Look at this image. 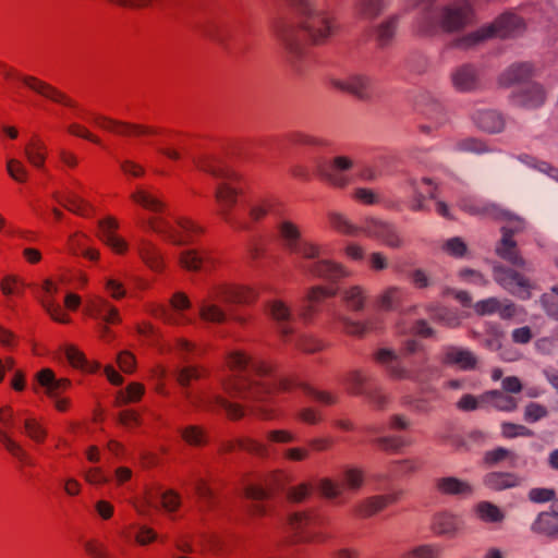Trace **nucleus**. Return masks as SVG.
Masks as SVG:
<instances>
[{"label":"nucleus","mask_w":558,"mask_h":558,"mask_svg":"<svg viewBox=\"0 0 558 558\" xmlns=\"http://www.w3.org/2000/svg\"><path fill=\"white\" fill-rule=\"evenodd\" d=\"M228 368L235 373L222 380L223 392L233 399L248 403H266L276 392H290L300 387L305 395L325 404L337 403L338 397L329 391H320L293 378L274 376L275 366L267 360L252 357L242 350H232L226 355Z\"/></svg>","instance_id":"f257e3e1"},{"label":"nucleus","mask_w":558,"mask_h":558,"mask_svg":"<svg viewBox=\"0 0 558 558\" xmlns=\"http://www.w3.org/2000/svg\"><path fill=\"white\" fill-rule=\"evenodd\" d=\"M130 198L138 206L155 214V216L144 221L145 228L163 236L173 244H194L204 233V228L189 218L179 217L173 221L168 219L165 216L167 210L166 203L146 187L137 186L131 193Z\"/></svg>","instance_id":"f03ea898"},{"label":"nucleus","mask_w":558,"mask_h":558,"mask_svg":"<svg viewBox=\"0 0 558 558\" xmlns=\"http://www.w3.org/2000/svg\"><path fill=\"white\" fill-rule=\"evenodd\" d=\"M193 163L198 170L209 173L219 180L215 191V199L218 204V215L220 218L234 230H248L250 222L233 211L239 196L243 192L241 175L226 166L220 159L210 155L193 157Z\"/></svg>","instance_id":"7ed1b4c3"},{"label":"nucleus","mask_w":558,"mask_h":558,"mask_svg":"<svg viewBox=\"0 0 558 558\" xmlns=\"http://www.w3.org/2000/svg\"><path fill=\"white\" fill-rule=\"evenodd\" d=\"M421 7L415 27L421 34H433L438 29L454 32L473 21V10L468 1H456L446 7H435V0H411Z\"/></svg>","instance_id":"20e7f679"},{"label":"nucleus","mask_w":558,"mask_h":558,"mask_svg":"<svg viewBox=\"0 0 558 558\" xmlns=\"http://www.w3.org/2000/svg\"><path fill=\"white\" fill-rule=\"evenodd\" d=\"M300 15V29L313 44H324L338 31L335 16L326 9L327 0H287Z\"/></svg>","instance_id":"39448f33"},{"label":"nucleus","mask_w":558,"mask_h":558,"mask_svg":"<svg viewBox=\"0 0 558 558\" xmlns=\"http://www.w3.org/2000/svg\"><path fill=\"white\" fill-rule=\"evenodd\" d=\"M354 160L345 155H337L322 169L323 178L333 187L343 189L354 180L374 182L380 177V170L371 163L359 165L354 175L349 171L354 168Z\"/></svg>","instance_id":"423d86ee"},{"label":"nucleus","mask_w":558,"mask_h":558,"mask_svg":"<svg viewBox=\"0 0 558 558\" xmlns=\"http://www.w3.org/2000/svg\"><path fill=\"white\" fill-rule=\"evenodd\" d=\"M291 476L284 471L277 470L267 474L259 483L248 484L244 488V496L253 501L252 512L254 515H265L268 512L264 504L274 490L282 489L291 482Z\"/></svg>","instance_id":"0eeeda50"},{"label":"nucleus","mask_w":558,"mask_h":558,"mask_svg":"<svg viewBox=\"0 0 558 558\" xmlns=\"http://www.w3.org/2000/svg\"><path fill=\"white\" fill-rule=\"evenodd\" d=\"M288 524L296 543H325L329 538L320 531L326 524V519L315 511L291 513Z\"/></svg>","instance_id":"6e6552de"},{"label":"nucleus","mask_w":558,"mask_h":558,"mask_svg":"<svg viewBox=\"0 0 558 558\" xmlns=\"http://www.w3.org/2000/svg\"><path fill=\"white\" fill-rule=\"evenodd\" d=\"M523 27L524 23L520 16L513 13H506L499 16L490 25L484 26L462 38L459 41V45L462 47H470L487 38H507L521 32Z\"/></svg>","instance_id":"1a4fd4ad"},{"label":"nucleus","mask_w":558,"mask_h":558,"mask_svg":"<svg viewBox=\"0 0 558 558\" xmlns=\"http://www.w3.org/2000/svg\"><path fill=\"white\" fill-rule=\"evenodd\" d=\"M493 277L504 290L520 300L531 299L535 289V283L526 275L501 264L494 265Z\"/></svg>","instance_id":"9d476101"},{"label":"nucleus","mask_w":558,"mask_h":558,"mask_svg":"<svg viewBox=\"0 0 558 558\" xmlns=\"http://www.w3.org/2000/svg\"><path fill=\"white\" fill-rule=\"evenodd\" d=\"M183 396L195 411H215L216 409H223L227 416L231 420H239L244 415V410L240 404L230 402L216 391H201L194 393L186 390Z\"/></svg>","instance_id":"9b49d317"},{"label":"nucleus","mask_w":558,"mask_h":558,"mask_svg":"<svg viewBox=\"0 0 558 558\" xmlns=\"http://www.w3.org/2000/svg\"><path fill=\"white\" fill-rule=\"evenodd\" d=\"M86 121L94 124L95 126L109 131L119 135L126 136H141V135H155L157 131L138 124H129L108 118L99 113H89Z\"/></svg>","instance_id":"f8f14e48"},{"label":"nucleus","mask_w":558,"mask_h":558,"mask_svg":"<svg viewBox=\"0 0 558 558\" xmlns=\"http://www.w3.org/2000/svg\"><path fill=\"white\" fill-rule=\"evenodd\" d=\"M298 267L307 276L328 281H337L350 276L349 270L344 266L323 257L315 262H301Z\"/></svg>","instance_id":"ddd939ff"},{"label":"nucleus","mask_w":558,"mask_h":558,"mask_svg":"<svg viewBox=\"0 0 558 558\" xmlns=\"http://www.w3.org/2000/svg\"><path fill=\"white\" fill-rule=\"evenodd\" d=\"M223 294L218 286L213 288L202 300L198 301L199 318L207 323L222 324L227 320V313L222 308Z\"/></svg>","instance_id":"4468645a"},{"label":"nucleus","mask_w":558,"mask_h":558,"mask_svg":"<svg viewBox=\"0 0 558 558\" xmlns=\"http://www.w3.org/2000/svg\"><path fill=\"white\" fill-rule=\"evenodd\" d=\"M363 233L390 248H400L403 245V239L396 227L381 220L366 219L363 223Z\"/></svg>","instance_id":"2eb2a0df"},{"label":"nucleus","mask_w":558,"mask_h":558,"mask_svg":"<svg viewBox=\"0 0 558 558\" xmlns=\"http://www.w3.org/2000/svg\"><path fill=\"white\" fill-rule=\"evenodd\" d=\"M119 228V221L112 216H107L98 221V238L113 253L123 255L129 251L130 245L129 242L118 233Z\"/></svg>","instance_id":"dca6fc26"},{"label":"nucleus","mask_w":558,"mask_h":558,"mask_svg":"<svg viewBox=\"0 0 558 558\" xmlns=\"http://www.w3.org/2000/svg\"><path fill=\"white\" fill-rule=\"evenodd\" d=\"M170 310L160 307L156 315L172 325H187L193 322L185 313L191 308L192 303L184 292H175L170 299Z\"/></svg>","instance_id":"f3484780"},{"label":"nucleus","mask_w":558,"mask_h":558,"mask_svg":"<svg viewBox=\"0 0 558 558\" xmlns=\"http://www.w3.org/2000/svg\"><path fill=\"white\" fill-rule=\"evenodd\" d=\"M7 78H16L21 81L26 87L34 90L35 93L41 95L43 97H46L47 99H50L54 102L64 105L66 107H74L75 104L73 100L68 98L64 94L52 87L51 85L34 77V76H24L20 75L17 73H14L13 71H7L5 72Z\"/></svg>","instance_id":"a211bd4d"},{"label":"nucleus","mask_w":558,"mask_h":558,"mask_svg":"<svg viewBox=\"0 0 558 558\" xmlns=\"http://www.w3.org/2000/svg\"><path fill=\"white\" fill-rule=\"evenodd\" d=\"M84 312L92 318L106 324L121 323L119 310L105 296L92 295L86 300Z\"/></svg>","instance_id":"6ab92c4d"},{"label":"nucleus","mask_w":558,"mask_h":558,"mask_svg":"<svg viewBox=\"0 0 558 558\" xmlns=\"http://www.w3.org/2000/svg\"><path fill=\"white\" fill-rule=\"evenodd\" d=\"M331 85L339 90L366 99L371 97L375 82L365 74H352L344 78H332Z\"/></svg>","instance_id":"aec40b11"},{"label":"nucleus","mask_w":558,"mask_h":558,"mask_svg":"<svg viewBox=\"0 0 558 558\" xmlns=\"http://www.w3.org/2000/svg\"><path fill=\"white\" fill-rule=\"evenodd\" d=\"M41 290L43 294L39 301L51 319L60 324H69L71 322L70 316L62 310L56 299L59 291L58 284L51 279H46L43 282Z\"/></svg>","instance_id":"412c9836"},{"label":"nucleus","mask_w":558,"mask_h":558,"mask_svg":"<svg viewBox=\"0 0 558 558\" xmlns=\"http://www.w3.org/2000/svg\"><path fill=\"white\" fill-rule=\"evenodd\" d=\"M400 493H389L386 495H376L360 500L352 509V513L361 519H367L383 511L389 505L397 502Z\"/></svg>","instance_id":"4be33fe9"},{"label":"nucleus","mask_w":558,"mask_h":558,"mask_svg":"<svg viewBox=\"0 0 558 558\" xmlns=\"http://www.w3.org/2000/svg\"><path fill=\"white\" fill-rule=\"evenodd\" d=\"M440 362L444 365L453 366L461 371H472L477 365V357L466 348L447 345L441 350Z\"/></svg>","instance_id":"5701e85b"},{"label":"nucleus","mask_w":558,"mask_h":558,"mask_svg":"<svg viewBox=\"0 0 558 558\" xmlns=\"http://www.w3.org/2000/svg\"><path fill=\"white\" fill-rule=\"evenodd\" d=\"M374 360L376 363L384 366L387 374L393 379H418V377L412 371L405 368L402 365L397 354L392 350H377L374 354Z\"/></svg>","instance_id":"b1692460"},{"label":"nucleus","mask_w":558,"mask_h":558,"mask_svg":"<svg viewBox=\"0 0 558 558\" xmlns=\"http://www.w3.org/2000/svg\"><path fill=\"white\" fill-rule=\"evenodd\" d=\"M335 294L336 289L332 287L315 286L311 288L305 296V303L300 310L301 319L304 323L312 322L319 311V304Z\"/></svg>","instance_id":"393cba45"},{"label":"nucleus","mask_w":558,"mask_h":558,"mask_svg":"<svg viewBox=\"0 0 558 558\" xmlns=\"http://www.w3.org/2000/svg\"><path fill=\"white\" fill-rule=\"evenodd\" d=\"M405 189L412 193L413 197L410 202V208L415 211L424 209V199L426 197H436L437 186L428 178H422L421 180L409 179Z\"/></svg>","instance_id":"a878e982"},{"label":"nucleus","mask_w":558,"mask_h":558,"mask_svg":"<svg viewBox=\"0 0 558 558\" xmlns=\"http://www.w3.org/2000/svg\"><path fill=\"white\" fill-rule=\"evenodd\" d=\"M546 99L543 87L536 83L521 86L511 96L512 105L526 109L541 107Z\"/></svg>","instance_id":"bb28decb"},{"label":"nucleus","mask_w":558,"mask_h":558,"mask_svg":"<svg viewBox=\"0 0 558 558\" xmlns=\"http://www.w3.org/2000/svg\"><path fill=\"white\" fill-rule=\"evenodd\" d=\"M276 238L283 248L289 252L298 248L302 232L298 223L288 217H280L275 227Z\"/></svg>","instance_id":"cd10ccee"},{"label":"nucleus","mask_w":558,"mask_h":558,"mask_svg":"<svg viewBox=\"0 0 558 558\" xmlns=\"http://www.w3.org/2000/svg\"><path fill=\"white\" fill-rule=\"evenodd\" d=\"M266 308L268 315L277 323L278 330L283 338L293 333L291 308L282 300L275 299L269 301Z\"/></svg>","instance_id":"c85d7f7f"},{"label":"nucleus","mask_w":558,"mask_h":558,"mask_svg":"<svg viewBox=\"0 0 558 558\" xmlns=\"http://www.w3.org/2000/svg\"><path fill=\"white\" fill-rule=\"evenodd\" d=\"M227 304H250L257 300L258 292L248 286L222 283L218 286Z\"/></svg>","instance_id":"c756f323"},{"label":"nucleus","mask_w":558,"mask_h":558,"mask_svg":"<svg viewBox=\"0 0 558 558\" xmlns=\"http://www.w3.org/2000/svg\"><path fill=\"white\" fill-rule=\"evenodd\" d=\"M137 253L142 262L153 271L162 272L166 268L165 257L160 248L149 240L142 239L137 243Z\"/></svg>","instance_id":"7c9ffc66"},{"label":"nucleus","mask_w":558,"mask_h":558,"mask_svg":"<svg viewBox=\"0 0 558 558\" xmlns=\"http://www.w3.org/2000/svg\"><path fill=\"white\" fill-rule=\"evenodd\" d=\"M432 531L438 536L453 537L463 529V520L450 512H440L434 515Z\"/></svg>","instance_id":"2f4dec72"},{"label":"nucleus","mask_w":558,"mask_h":558,"mask_svg":"<svg viewBox=\"0 0 558 558\" xmlns=\"http://www.w3.org/2000/svg\"><path fill=\"white\" fill-rule=\"evenodd\" d=\"M179 264L189 271H201L214 264L213 257L206 250L186 248L179 255Z\"/></svg>","instance_id":"473e14b6"},{"label":"nucleus","mask_w":558,"mask_h":558,"mask_svg":"<svg viewBox=\"0 0 558 558\" xmlns=\"http://www.w3.org/2000/svg\"><path fill=\"white\" fill-rule=\"evenodd\" d=\"M37 384L45 389L48 398H54L70 388L71 381L68 378H56L50 368H43L36 374Z\"/></svg>","instance_id":"72a5a7b5"},{"label":"nucleus","mask_w":558,"mask_h":558,"mask_svg":"<svg viewBox=\"0 0 558 558\" xmlns=\"http://www.w3.org/2000/svg\"><path fill=\"white\" fill-rule=\"evenodd\" d=\"M472 120L478 129L487 133H499L505 128V119L496 110L477 109L472 113Z\"/></svg>","instance_id":"f704fd0d"},{"label":"nucleus","mask_w":558,"mask_h":558,"mask_svg":"<svg viewBox=\"0 0 558 558\" xmlns=\"http://www.w3.org/2000/svg\"><path fill=\"white\" fill-rule=\"evenodd\" d=\"M435 488L442 495L469 497L473 494L472 485L454 476L438 477L434 482Z\"/></svg>","instance_id":"c9c22d12"},{"label":"nucleus","mask_w":558,"mask_h":558,"mask_svg":"<svg viewBox=\"0 0 558 558\" xmlns=\"http://www.w3.org/2000/svg\"><path fill=\"white\" fill-rule=\"evenodd\" d=\"M523 478L512 472H490L484 478V485L495 492L504 490L520 486Z\"/></svg>","instance_id":"e433bc0d"},{"label":"nucleus","mask_w":558,"mask_h":558,"mask_svg":"<svg viewBox=\"0 0 558 558\" xmlns=\"http://www.w3.org/2000/svg\"><path fill=\"white\" fill-rule=\"evenodd\" d=\"M533 75V66L527 62L515 63L509 66L499 77L500 85L509 87L522 85Z\"/></svg>","instance_id":"4c0bfd02"},{"label":"nucleus","mask_w":558,"mask_h":558,"mask_svg":"<svg viewBox=\"0 0 558 558\" xmlns=\"http://www.w3.org/2000/svg\"><path fill=\"white\" fill-rule=\"evenodd\" d=\"M473 515L485 524H500L504 522L505 512L490 501H480L472 508Z\"/></svg>","instance_id":"58836bf2"},{"label":"nucleus","mask_w":558,"mask_h":558,"mask_svg":"<svg viewBox=\"0 0 558 558\" xmlns=\"http://www.w3.org/2000/svg\"><path fill=\"white\" fill-rule=\"evenodd\" d=\"M278 199L274 196H264L248 204V217L252 222H258L267 215H278Z\"/></svg>","instance_id":"ea45409f"},{"label":"nucleus","mask_w":558,"mask_h":558,"mask_svg":"<svg viewBox=\"0 0 558 558\" xmlns=\"http://www.w3.org/2000/svg\"><path fill=\"white\" fill-rule=\"evenodd\" d=\"M347 391L353 396H366L369 386V377L361 369L350 371L342 380Z\"/></svg>","instance_id":"a19ab883"},{"label":"nucleus","mask_w":558,"mask_h":558,"mask_svg":"<svg viewBox=\"0 0 558 558\" xmlns=\"http://www.w3.org/2000/svg\"><path fill=\"white\" fill-rule=\"evenodd\" d=\"M158 151L171 160H180L187 155L185 138L179 134H170L160 143Z\"/></svg>","instance_id":"79ce46f5"},{"label":"nucleus","mask_w":558,"mask_h":558,"mask_svg":"<svg viewBox=\"0 0 558 558\" xmlns=\"http://www.w3.org/2000/svg\"><path fill=\"white\" fill-rule=\"evenodd\" d=\"M496 253L500 258L515 267L524 268L526 265L525 259L517 248V243L511 238L501 236V240L496 247Z\"/></svg>","instance_id":"37998d69"},{"label":"nucleus","mask_w":558,"mask_h":558,"mask_svg":"<svg viewBox=\"0 0 558 558\" xmlns=\"http://www.w3.org/2000/svg\"><path fill=\"white\" fill-rule=\"evenodd\" d=\"M453 86L461 92H469L476 87L477 76L474 68L462 65L451 74Z\"/></svg>","instance_id":"c03bdc74"},{"label":"nucleus","mask_w":558,"mask_h":558,"mask_svg":"<svg viewBox=\"0 0 558 558\" xmlns=\"http://www.w3.org/2000/svg\"><path fill=\"white\" fill-rule=\"evenodd\" d=\"M482 399L498 411L512 412L518 408V401L514 397L499 390L487 391L482 396Z\"/></svg>","instance_id":"a18cd8bd"},{"label":"nucleus","mask_w":558,"mask_h":558,"mask_svg":"<svg viewBox=\"0 0 558 558\" xmlns=\"http://www.w3.org/2000/svg\"><path fill=\"white\" fill-rule=\"evenodd\" d=\"M53 197L60 205L74 214L88 216L90 213L89 205L72 191H68L64 195L54 193Z\"/></svg>","instance_id":"49530a36"},{"label":"nucleus","mask_w":558,"mask_h":558,"mask_svg":"<svg viewBox=\"0 0 558 558\" xmlns=\"http://www.w3.org/2000/svg\"><path fill=\"white\" fill-rule=\"evenodd\" d=\"M25 156L32 166L43 169L47 158L46 144L39 137L33 136L25 146Z\"/></svg>","instance_id":"de8ad7c7"},{"label":"nucleus","mask_w":558,"mask_h":558,"mask_svg":"<svg viewBox=\"0 0 558 558\" xmlns=\"http://www.w3.org/2000/svg\"><path fill=\"white\" fill-rule=\"evenodd\" d=\"M407 291L403 288L391 286L386 288L377 296V305L385 311H391L400 306L405 298Z\"/></svg>","instance_id":"09e8293b"},{"label":"nucleus","mask_w":558,"mask_h":558,"mask_svg":"<svg viewBox=\"0 0 558 558\" xmlns=\"http://www.w3.org/2000/svg\"><path fill=\"white\" fill-rule=\"evenodd\" d=\"M235 448H240L242 450H246L258 456L267 454L266 445L248 437L238 439L235 442L226 441L221 445V451L223 452H231Z\"/></svg>","instance_id":"8fccbe9b"},{"label":"nucleus","mask_w":558,"mask_h":558,"mask_svg":"<svg viewBox=\"0 0 558 558\" xmlns=\"http://www.w3.org/2000/svg\"><path fill=\"white\" fill-rule=\"evenodd\" d=\"M185 444L193 447H202L208 442L207 432L199 425H186L179 429Z\"/></svg>","instance_id":"3c124183"},{"label":"nucleus","mask_w":558,"mask_h":558,"mask_svg":"<svg viewBox=\"0 0 558 558\" xmlns=\"http://www.w3.org/2000/svg\"><path fill=\"white\" fill-rule=\"evenodd\" d=\"M532 530L547 536H558V517L554 513L543 512L533 523Z\"/></svg>","instance_id":"603ef678"},{"label":"nucleus","mask_w":558,"mask_h":558,"mask_svg":"<svg viewBox=\"0 0 558 558\" xmlns=\"http://www.w3.org/2000/svg\"><path fill=\"white\" fill-rule=\"evenodd\" d=\"M64 354L69 363L75 368L96 372L100 367L97 363L95 365H89L85 354L73 344H66L64 347Z\"/></svg>","instance_id":"864d4df0"},{"label":"nucleus","mask_w":558,"mask_h":558,"mask_svg":"<svg viewBox=\"0 0 558 558\" xmlns=\"http://www.w3.org/2000/svg\"><path fill=\"white\" fill-rule=\"evenodd\" d=\"M328 220L331 228H333L337 232L341 234L357 236L361 232H363V226H354L349 221V219L345 216L339 213H330L328 215Z\"/></svg>","instance_id":"5fc2aeb1"},{"label":"nucleus","mask_w":558,"mask_h":558,"mask_svg":"<svg viewBox=\"0 0 558 558\" xmlns=\"http://www.w3.org/2000/svg\"><path fill=\"white\" fill-rule=\"evenodd\" d=\"M0 442L3 445L5 450L17 459L22 463H29V456L24 450V448L13 439L12 435L9 434L5 429L0 428Z\"/></svg>","instance_id":"6e6d98bb"},{"label":"nucleus","mask_w":558,"mask_h":558,"mask_svg":"<svg viewBox=\"0 0 558 558\" xmlns=\"http://www.w3.org/2000/svg\"><path fill=\"white\" fill-rule=\"evenodd\" d=\"M23 432L36 444H43L47 438V429L38 418L32 415L23 420Z\"/></svg>","instance_id":"4d7b16f0"},{"label":"nucleus","mask_w":558,"mask_h":558,"mask_svg":"<svg viewBox=\"0 0 558 558\" xmlns=\"http://www.w3.org/2000/svg\"><path fill=\"white\" fill-rule=\"evenodd\" d=\"M291 253L299 254L302 262H315L322 258L325 255L324 246L312 242V241H300L298 244V248L293 250Z\"/></svg>","instance_id":"13d9d810"},{"label":"nucleus","mask_w":558,"mask_h":558,"mask_svg":"<svg viewBox=\"0 0 558 558\" xmlns=\"http://www.w3.org/2000/svg\"><path fill=\"white\" fill-rule=\"evenodd\" d=\"M386 5V0H359L355 4L357 15L363 19H375Z\"/></svg>","instance_id":"bf43d9fd"},{"label":"nucleus","mask_w":558,"mask_h":558,"mask_svg":"<svg viewBox=\"0 0 558 558\" xmlns=\"http://www.w3.org/2000/svg\"><path fill=\"white\" fill-rule=\"evenodd\" d=\"M441 553L439 544H423L404 551L401 558H439Z\"/></svg>","instance_id":"052dcab7"},{"label":"nucleus","mask_w":558,"mask_h":558,"mask_svg":"<svg viewBox=\"0 0 558 558\" xmlns=\"http://www.w3.org/2000/svg\"><path fill=\"white\" fill-rule=\"evenodd\" d=\"M343 301L351 311L363 310L366 301V293L360 286H353L343 292Z\"/></svg>","instance_id":"680f3d73"},{"label":"nucleus","mask_w":558,"mask_h":558,"mask_svg":"<svg viewBox=\"0 0 558 558\" xmlns=\"http://www.w3.org/2000/svg\"><path fill=\"white\" fill-rule=\"evenodd\" d=\"M145 392L144 385L140 383H131L124 390H120L117 396L118 405H125L128 403L137 402L141 400Z\"/></svg>","instance_id":"e2e57ef3"},{"label":"nucleus","mask_w":558,"mask_h":558,"mask_svg":"<svg viewBox=\"0 0 558 558\" xmlns=\"http://www.w3.org/2000/svg\"><path fill=\"white\" fill-rule=\"evenodd\" d=\"M365 482V474L363 470L359 468L349 466L343 471V488H348L351 492H357L362 488Z\"/></svg>","instance_id":"0e129e2a"},{"label":"nucleus","mask_w":558,"mask_h":558,"mask_svg":"<svg viewBox=\"0 0 558 558\" xmlns=\"http://www.w3.org/2000/svg\"><path fill=\"white\" fill-rule=\"evenodd\" d=\"M397 29V19L389 17L384 21L376 31V40L380 47L389 45Z\"/></svg>","instance_id":"69168bd1"},{"label":"nucleus","mask_w":558,"mask_h":558,"mask_svg":"<svg viewBox=\"0 0 558 558\" xmlns=\"http://www.w3.org/2000/svg\"><path fill=\"white\" fill-rule=\"evenodd\" d=\"M453 150L462 153L483 154L488 151L489 149L483 141L475 137H466L457 141L453 145Z\"/></svg>","instance_id":"338daca9"},{"label":"nucleus","mask_w":558,"mask_h":558,"mask_svg":"<svg viewBox=\"0 0 558 558\" xmlns=\"http://www.w3.org/2000/svg\"><path fill=\"white\" fill-rule=\"evenodd\" d=\"M504 460H511V462L514 463L517 456L509 449L497 447L493 450L486 451L483 458L484 463L488 466H493Z\"/></svg>","instance_id":"774afa93"}]
</instances>
